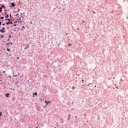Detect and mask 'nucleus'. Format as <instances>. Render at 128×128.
Segmentation results:
<instances>
[{
  "label": "nucleus",
  "instance_id": "nucleus-1",
  "mask_svg": "<svg viewBox=\"0 0 128 128\" xmlns=\"http://www.w3.org/2000/svg\"><path fill=\"white\" fill-rule=\"evenodd\" d=\"M45 102L46 104V106H48V104H50L51 102L50 101H46V100H45Z\"/></svg>",
  "mask_w": 128,
  "mask_h": 128
},
{
  "label": "nucleus",
  "instance_id": "nucleus-2",
  "mask_svg": "<svg viewBox=\"0 0 128 128\" xmlns=\"http://www.w3.org/2000/svg\"><path fill=\"white\" fill-rule=\"evenodd\" d=\"M0 32L2 34V32H6V30H0Z\"/></svg>",
  "mask_w": 128,
  "mask_h": 128
},
{
  "label": "nucleus",
  "instance_id": "nucleus-3",
  "mask_svg": "<svg viewBox=\"0 0 128 128\" xmlns=\"http://www.w3.org/2000/svg\"><path fill=\"white\" fill-rule=\"evenodd\" d=\"M12 6L14 8V6H16V4H14V3L12 2L11 3Z\"/></svg>",
  "mask_w": 128,
  "mask_h": 128
},
{
  "label": "nucleus",
  "instance_id": "nucleus-4",
  "mask_svg": "<svg viewBox=\"0 0 128 128\" xmlns=\"http://www.w3.org/2000/svg\"><path fill=\"white\" fill-rule=\"evenodd\" d=\"M5 96L6 98H8V96H10V94L9 93L6 94H5Z\"/></svg>",
  "mask_w": 128,
  "mask_h": 128
},
{
  "label": "nucleus",
  "instance_id": "nucleus-5",
  "mask_svg": "<svg viewBox=\"0 0 128 128\" xmlns=\"http://www.w3.org/2000/svg\"><path fill=\"white\" fill-rule=\"evenodd\" d=\"M2 7L0 8V12H2Z\"/></svg>",
  "mask_w": 128,
  "mask_h": 128
},
{
  "label": "nucleus",
  "instance_id": "nucleus-6",
  "mask_svg": "<svg viewBox=\"0 0 128 128\" xmlns=\"http://www.w3.org/2000/svg\"><path fill=\"white\" fill-rule=\"evenodd\" d=\"M8 18V14H7L6 16H5V18Z\"/></svg>",
  "mask_w": 128,
  "mask_h": 128
},
{
  "label": "nucleus",
  "instance_id": "nucleus-7",
  "mask_svg": "<svg viewBox=\"0 0 128 128\" xmlns=\"http://www.w3.org/2000/svg\"><path fill=\"white\" fill-rule=\"evenodd\" d=\"M1 8H6V6H4V5H2Z\"/></svg>",
  "mask_w": 128,
  "mask_h": 128
},
{
  "label": "nucleus",
  "instance_id": "nucleus-8",
  "mask_svg": "<svg viewBox=\"0 0 128 128\" xmlns=\"http://www.w3.org/2000/svg\"><path fill=\"white\" fill-rule=\"evenodd\" d=\"M34 94L36 96H38V93L37 92L33 93V96H34Z\"/></svg>",
  "mask_w": 128,
  "mask_h": 128
},
{
  "label": "nucleus",
  "instance_id": "nucleus-9",
  "mask_svg": "<svg viewBox=\"0 0 128 128\" xmlns=\"http://www.w3.org/2000/svg\"><path fill=\"white\" fill-rule=\"evenodd\" d=\"M2 116V112H0V116Z\"/></svg>",
  "mask_w": 128,
  "mask_h": 128
},
{
  "label": "nucleus",
  "instance_id": "nucleus-10",
  "mask_svg": "<svg viewBox=\"0 0 128 128\" xmlns=\"http://www.w3.org/2000/svg\"><path fill=\"white\" fill-rule=\"evenodd\" d=\"M6 50H7V52H10V48H7Z\"/></svg>",
  "mask_w": 128,
  "mask_h": 128
},
{
  "label": "nucleus",
  "instance_id": "nucleus-11",
  "mask_svg": "<svg viewBox=\"0 0 128 128\" xmlns=\"http://www.w3.org/2000/svg\"><path fill=\"white\" fill-rule=\"evenodd\" d=\"M6 24H10V22H6Z\"/></svg>",
  "mask_w": 128,
  "mask_h": 128
},
{
  "label": "nucleus",
  "instance_id": "nucleus-12",
  "mask_svg": "<svg viewBox=\"0 0 128 128\" xmlns=\"http://www.w3.org/2000/svg\"><path fill=\"white\" fill-rule=\"evenodd\" d=\"M5 28H4V27H3V28H2L1 30H4Z\"/></svg>",
  "mask_w": 128,
  "mask_h": 128
},
{
  "label": "nucleus",
  "instance_id": "nucleus-13",
  "mask_svg": "<svg viewBox=\"0 0 128 128\" xmlns=\"http://www.w3.org/2000/svg\"><path fill=\"white\" fill-rule=\"evenodd\" d=\"M12 38V35L10 34L8 36V38Z\"/></svg>",
  "mask_w": 128,
  "mask_h": 128
},
{
  "label": "nucleus",
  "instance_id": "nucleus-14",
  "mask_svg": "<svg viewBox=\"0 0 128 128\" xmlns=\"http://www.w3.org/2000/svg\"><path fill=\"white\" fill-rule=\"evenodd\" d=\"M8 44H10V43L8 42V43H7V44H6V46H8Z\"/></svg>",
  "mask_w": 128,
  "mask_h": 128
},
{
  "label": "nucleus",
  "instance_id": "nucleus-15",
  "mask_svg": "<svg viewBox=\"0 0 128 128\" xmlns=\"http://www.w3.org/2000/svg\"><path fill=\"white\" fill-rule=\"evenodd\" d=\"M0 18H1V20H4V17H0Z\"/></svg>",
  "mask_w": 128,
  "mask_h": 128
},
{
  "label": "nucleus",
  "instance_id": "nucleus-16",
  "mask_svg": "<svg viewBox=\"0 0 128 128\" xmlns=\"http://www.w3.org/2000/svg\"><path fill=\"white\" fill-rule=\"evenodd\" d=\"M6 20H8L9 22H10V19H6Z\"/></svg>",
  "mask_w": 128,
  "mask_h": 128
},
{
  "label": "nucleus",
  "instance_id": "nucleus-17",
  "mask_svg": "<svg viewBox=\"0 0 128 128\" xmlns=\"http://www.w3.org/2000/svg\"><path fill=\"white\" fill-rule=\"evenodd\" d=\"M68 46H72V44H68Z\"/></svg>",
  "mask_w": 128,
  "mask_h": 128
},
{
  "label": "nucleus",
  "instance_id": "nucleus-18",
  "mask_svg": "<svg viewBox=\"0 0 128 128\" xmlns=\"http://www.w3.org/2000/svg\"><path fill=\"white\" fill-rule=\"evenodd\" d=\"M16 76H16H18V75H16V74H14V75L13 76Z\"/></svg>",
  "mask_w": 128,
  "mask_h": 128
},
{
  "label": "nucleus",
  "instance_id": "nucleus-19",
  "mask_svg": "<svg viewBox=\"0 0 128 128\" xmlns=\"http://www.w3.org/2000/svg\"><path fill=\"white\" fill-rule=\"evenodd\" d=\"M16 16H18V14H16Z\"/></svg>",
  "mask_w": 128,
  "mask_h": 128
},
{
  "label": "nucleus",
  "instance_id": "nucleus-20",
  "mask_svg": "<svg viewBox=\"0 0 128 128\" xmlns=\"http://www.w3.org/2000/svg\"><path fill=\"white\" fill-rule=\"evenodd\" d=\"M13 22H10V24H12Z\"/></svg>",
  "mask_w": 128,
  "mask_h": 128
},
{
  "label": "nucleus",
  "instance_id": "nucleus-21",
  "mask_svg": "<svg viewBox=\"0 0 128 128\" xmlns=\"http://www.w3.org/2000/svg\"><path fill=\"white\" fill-rule=\"evenodd\" d=\"M26 48H28V46H26L24 48V50H26Z\"/></svg>",
  "mask_w": 128,
  "mask_h": 128
},
{
  "label": "nucleus",
  "instance_id": "nucleus-22",
  "mask_svg": "<svg viewBox=\"0 0 128 128\" xmlns=\"http://www.w3.org/2000/svg\"><path fill=\"white\" fill-rule=\"evenodd\" d=\"M1 38H4V36H2V35L1 36Z\"/></svg>",
  "mask_w": 128,
  "mask_h": 128
},
{
  "label": "nucleus",
  "instance_id": "nucleus-23",
  "mask_svg": "<svg viewBox=\"0 0 128 128\" xmlns=\"http://www.w3.org/2000/svg\"><path fill=\"white\" fill-rule=\"evenodd\" d=\"M68 116H69V118H70V116H71L70 114H68Z\"/></svg>",
  "mask_w": 128,
  "mask_h": 128
},
{
  "label": "nucleus",
  "instance_id": "nucleus-24",
  "mask_svg": "<svg viewBox=\"0 0 128 128\" xmlns=\"http://www.w3.org/2000/svg\"><path fill=\"white\" fill-rule=\"evenodd\" d=\"M0 26H2V22H0Z\"/></svg>",
  "mask_w": 128,
  "mask_h": 128
},
{
  "label": "nucleus",
  "instance_id": "nucleus-25",
  "mask_svg": "<svg viewBox=\"0 0 128 128\" xmlns=\"http://www.w3.org/2000/svg\"><path fill=\"white\" fill-rule=\"evenodd\" d=\"M10 18H12V14H10Z\"/></svg>",
  "mask_w": 128,
  "mask_h": 128
},
{
  "label": "nucleus",
  "instance_id": "nucleus-26",
  "mask_svg": "<svg viewBox=\"0 0 128 128\" xmlns=\"http://www.w3.org/2000/svg\"><path fill=\"white\" fill-rule=\"evenodd\" d=\"M19 59H20V58L18 57L17 60H19Z\"/></svg>",
  "mask_w": 128,
  "mask_h": 128
},
{
  "label": "nucleus",
  "instance_id": "nucleus-27",
  "mask_svg": "<svg viewBox=\"0 0 128 128\" xmlns=\"http://www.w3.org/2000/svg\"><path fill=\"white\" fill-rule=\"evenodd\" d=\"M6 72V71L3 72V74H4Z\"/></svg>",
  "mask_w": 128,
  "mask_h": 128
},
{
  "label": "nucleus",
  "instance_id": "nucleus-28",
  "mask_svg": "<svg viewBox=\"0 0 128 128\" xmlns=\"http://www.w3.org/2000/svg\"><path fill=\"white\" fill-rule=\"evenodd\" d=\"M40 102H42V99H41V98H40Z\"/></svg>",
  "mask_w": 128,
  "mask_h": 128
},
{
  "label": "nucleus",
  "instance_id": "nucleus-29",
  "mask_svg": "<svg viewBox=\"0 0 128 128\" xmlns=\"http://www.w3.org/2000/svg\"><path fill=\"white\" fill-rule=\"evenodd\" d=\"M14 26H16V24H14Z\"/></svg>",
  "mask_w": 128,
  "mask_h": 128
},
{
  "label": "nucleus",
  "instance_id": "nucleus-30",
  "mask_svg": "<svg viewBox=\"0 0 128 128\" xmlns=\"http://www.w3.org/2000/svg\"><path fill=\"white\" fill-rule=\"evenodd\" d=\"M22 28H24V26H22Z\"/></svg>",
  "mask_w": 128,
  "mask_h": 128
},
{
  "label": "nucleus",
  "instance_id": "nucleus-31",
  "mask_svg": "<svg viewBox=\"0 0 128 128\" xmlns=\"http://www.w3.org/2000/svg\"><path fill=\"white\" fill-rule=\"evenodd\" d=\"M4 25H5V24H2V26H4Z\"/></svg>",
  "mask_w": 128,
  "mask_h": 128
},
{
  "label": "nucleus",
  "instance_id": "nucleus-32",
  "mask_svg": "<svg viewBox=\"0 0 128 128\" xmlns=\"http://www.w3.org/2000/svg\"><path fill=\"white\" fill-rule=\"evenodd\" d=\"M8 77H9V78H12V76H8Z\"/></svg>",
  "mask_w": 128,
  "mask_h": 128
},
{
  "label": "nucleus",
  "instance_id": "nucleus-33",
  "mask_svg": "<svg viewBox=\"0 0 128 128\" xmlns=\"http://www.w3.org/2000/svg\"><path fill=\"white\" fill-rule=\"evenodd\" d=\"M22 20V18H19V20Z\"/></svg>",
  "mask_w": 128,
  "mask_h": 128
},
{
  "label": "nucleus",
  "instance_id": "nucleus-34",
  "mask_svg": "<svg viewBox=\"0 0 128 128\" xmlns=\"http://www.w3.org/2000/svg\"><path fill=\"white\" fill-rule=\"evenodd\" d=\"M66 36H68V33L66 34Z\"/></svg>",
  "mask_w": 128,
  "mask_h": 128
},
{
  "label": "nucleus",
  "instance_id": "nucleus-35",
  "mask_svg": "<svg viewBox=\"0 0 128 128\" xmlns=\"http://www.w3.org/2000/svg\"><path fill=\"white\" fill-rule=\"evenodd\" d=\"M82 82H84V80H82Z\"/></svg>",
  "mask_w": 128,
  "mask_h": 128
},
{
  "label": "nucleus",
  "instance_id": "nucleus-36",
  "mask_svg": "<svg viewBox=\"0 0 128 128\" xmlns=\"http://www.w3.org/2000/svg\"><path fill=\"white\" fill-rule=\"evenodd\" d=\"M72 90H74V87H72Z\"/></svg>",
  "mask_w": 128,
  "mask_h": 128
},
{
  "label": "nucleus",
  "instance_id": "nucleus-37",
  "mask_svg": "<svg viewBox=\"0 0 128 128\" xmlns=\"http://www.w3.org/2000/svg\"><path fill=\"white\" fill-rule=\"evenodd\" d=\"M76 118H78V116H76Z\"/></svg>",
  "mask_w": 128,
  "mask_h": 128
},
{
  "label": "nucleus",
  "instance_id": "nucleus-38",
  "mask_svg": "<svg viewBox=\"0 0 128 128\" xmlns=\"http://www.w3.org/2000/svg\"><path fill=\"white\" fill-rule=\"evenodd\" d=\"M56 124H57V126H58V123H56Z\"/></svg>",
  "mask_w": 128,
  "mask_h": 128
},
{
  "label": "nucleus",
  "instance_id": "nucleus-39",
  "mask_svg": "<svg viewBox=\"0 0 128 128\" xmlns=\"http://www.w3.org/2000/svg\"><path fill=\"white\" fill-rule=\"evenodd\" d=\"M0 82H2V80L0 79Z\"/></svg>",
  "mask_w": 128,
  "mask_h": 128
},
{
  "label": "nucleus",
  "instance_id": "nucleus-40",
  "mask_svg": "<svg viewBox=\"0 0 128 128\" xmlns=\"http://www.w3.org/2000/svg\"><path fill=\"white\" fill-rule=\"evenodd\" d=\"M13 74H14V73H13Z\"/></svg>",
  "mask_w": 128,
  "mask_h": 128
},
{
  "label": "nucleus",
  "instance_id": "nucleus-41",
  "mask_svg": "<svg viewBox=\"0 0 128 128\" xmlns=\"http://www.w3.org/2000/svg\"><path fill=\"white\" fill-rule=\"evenodd\" d=\"M68 120H70V118H68Z\"/></svg>",
  "mask_w": 128,
  "mask_h": 128
},
{
  "label": "nucleus",
  "instance_id": "nucleus-42",
  "mask_svg": "<svg viewBox=\"0 0 128 128\" xmlns=\"http://www.w3.org/2000/svg\"><path fill=\"white\" fill-rule=\"evenodd\" d=\"M78 30H80V28H78Z\"/></svg>",
  "mask_w": 128,
  "mask_h": 128
},
{
  "label": "nucleus",
  "instance_id": "nucleus-43",
  "mask_svg": "<svg viewBox=\"0 0 128 128\" xmlns=\"http://www.w3.org/2000/svg\"><path fill=\"white\" fill-rule=\"evenodd\" d=\"M8 40H10V39H8Z\"/></svg>",
  "mask_w": 128,
  "mask_h": 128
},
{
  "label": "nucleus",
  "instance_id": "nucleus-44",
  "mask_svg": "<svg viewBox=\"0 0 128 128\" xmlns=\"http://www.w3.org/2000/svg\"><path fill=\"white\" fill-rule=\"evenodd\" d=\"M36 128H38V127H36Z\"/></svg>",
  "mask_w": 128,
  "mask_h": 128
},
{
  "label": "nucleus",
  "instance_id": "nucleus-45",
  "mask_svg": "<svg viewBox=\"0 0 128 128\" xmlns=\"http://www.w3.org/2000/svg\"><path fill=\"white\" fill-rule=\"evenodd\" d=\"M0 120H1L0 118Z\"/></svg>",
  "mask_w": 128,
  "mask_h": 128
}]
</instances>
